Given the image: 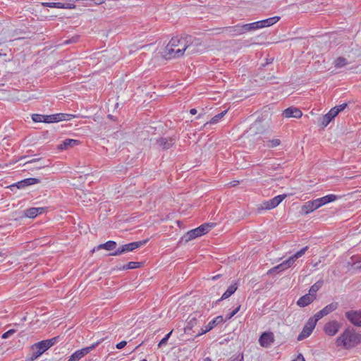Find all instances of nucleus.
I'll use <instances>...</instances> for the list:
<instances>
[{"mask_svg":"<svg viewBox=\"0 0 361 361\" xmlns=\"http://www.w3.org/2000/svg\"><path fill=\"white\" fill-rule=\"evenodd\" d=\"M341 328V324L335 320L327 322L324 326V331L328 336L336 335Z\"/></svg>","mask_w":361,"mask_h":361,"instance_id":"1a4fd4ad","label":"nucleus"},{"mask_svg":"<svg viewBox=\"0 0 361 361\" xmlns=\"http://www.w3.org/2000/svg\"><path fill=\"white\" fill-rule=\"evenodd\" d=\"M32 164H35L33 167H32V166L29 167L28 166L27 169H30V170L33 169H39L44 168V167L47 166L45 163L42 162V159H40V158L32 159L27 161L25 164V165L28 166V165H30Z\"/></svg>","mask_w":361,"mask_h":361,"instance_id":"4be33fe9","label":"nucleus"},{"mask_svg":"<svg viewBox=\"0 0 361 361\" xmlns=\"http://www.w3.org/2000/svg\"><path fill=\"white\" fill-rule=\"evenodd\" d=\"M308 249H309V247L305 246V247H302L301 250H300L299 251H298L297 252H295L293 255L290 256L289 257V259L290 260L292 264H293L298 259H299L300 257L303 256Z\"/></svg>","mask_w":361,"mask_h":361,"instance_id":"2f4dec72","label":"nucleus"},{"mask_svg":"<svg viewBox=\"0 0 361 361\" xmlns=\"http://www.w3.org/2000/svg\"><path fill=\"white\" fill-rule=\"evenodd\" d=\"M32 350H38L42 354L44 353L48 348L46 345V343L43 341H39L32 345Z\"/></svg>","mask_w":361,"mask_h":361,"instance_id":"f704fd0d","label":"nucleus"},{"mask_svg":"<svg viewBox=\"0 0 361 361\" xmlns=\"http://www.w3.org/2000/svg\"><path fill=\"white\" fill-rule=\"evenodd\" d=\"M286 197V195H277L270 200V204H272V207H276L285 199Z\"/></svg>","mask_w":361,"mask_h":361,"instance_id":"c9c22d12","label":"nucleus"},{"mask_svg":"<svg viewBox=\"0 0 361 361\" xmlns=\"http://www.w3.org/2000/svg\"><path fill=\"white\" fill-rule=\"evenodd\" d=\"M292 265H293V264L288 258L286 260L283 261L282 263L278 264L277 266H276V267H273L272 269H271L270 270H269L268 274L272 273L274 271H284V270L288 269L289 267H290Z\"/></svg>","mask_w":361,"mask_h":361,"instance_id":"6ab92c4d","label":"nucleus"},{"mask_svg":"<svg viewBox=\"0 0 361 361\" xmlns=\"http://www.w3.org/2000/svg\"><path fill=\"white\" fill-rule=\"evenodd\" d=\"M274 342V335L272 332H264L259 339V343L264 348H269Z\"/></svg>","mask_w":361,"mask_h":361,"instance_id":"9d476101","label":"nucleus"},{"mask_svg":"<svg viewBox=\"0 0 361 361\" xmlns=\"http://www.w3.org/2000/svg\"><path fill=\"white\" fill-rule=\"evenodd\" d=\"M345 316L352 324L361 327V311H349Z\"/></svg>","mask_w":361,"mask_h":361,"instance_id":"9b49d317","label":"nucleus"},{"mask_svg":"<svg viewBox=\"0 0 361 361\" xmlns=\"http://www.w3.org/2000/svg\"><path fill=\"white\" fill-rule=\"evenodd\" d=\"M216 224L214 223H205L197 227V230L200 231V235H202L210 231L212 228L215 226Z\"/></svg>","mask_w":361,"mask_h":361,"instance_id":"bb28decb","label":"nucleus"},{"mask_svg":"<svg viewBox=\"0 0 361 361\" xmlns=\"http://www.w3.org/2000/svg\"><path fill=\"white\" fill-rule=\"evenodd\" d=\"M35 209L37 210V214H42L45 210V209L44 207H35Z\"/></svg>","mask_w":361,"mask_h":361,"instance_id":"6e6d98bb","label":"nucleus"},{"mask_svg":"<svg viewBox=\"0 0 361 361\" xmlns=\"http://www.w3.org/2000/svg\"><path fill=\"white\" fill-rule=\"evenodd\" d=\"M184 41L186 42L187 49L185 51H187L188 54L202 53L206 49L205 46L202 44L200 39L193 38L191 36H185L184 37Z\"/></svg>","mask_w":361,"mask_h":361,"instance_id":"7ed1b4c3","label":"nucleus"},{"mask_svg":"<svg viewBox=\"0 0 361 361\" xmlns=\"http://www.w3.org/2000/svg\"><path fill=\"white\" fill-rule=\"evenodd\" d=\"M347 105H348L347 103H343L342 104H340L338 106H336L332 108L331 109L336 111L337 112V115H338L339 114V112H341V111L344 110L346 108Z\"/></svg>","mask_w":361,"mask_h":361,"instance_id":"de8ad7c7","label":"nucleus"},{"mask_svg":"<svg viewBox=\"0 0 361 361\" xmlns=\"http://www.w3.org/2000/svg\"><path fill=\"white\" fill-rule=\"evenodd\" d=\"M227 110H224L222 112L214 116L209 121L210 124L217 123L226 114Z\"/></svg>","mask_w":361,"mask_h":361,"instance_id":"4c0bfd02","label":"nucleus"},{"mask_svg":"<svg viewBox=\"0 0 361 361\" xmlns=\"http://www.w3.org/2000/svg\"><path fill=\"white\" fill-rule=\"evenodd\" d=\"M80 141L74 139H66L59 146L58 148L61 150H65L69 147H72L79 145Z\"/></svg>","mask_w":361,"mask_h":361,"instance_id":"a211bd4d","label":"nucleus"},{"mask_svg":"<svg viewBox=\"0 0 361 361\" xmlns=\"http://www.w3.org/2000/svg\"><path fill=\"white\" fill-rule=\"evenodd\" d=\"M338 197L334 194L327 195L322 197L324 204L336 200Z\"/></svg>","mask_w":361,"mask_h":361,"instance_id":"a19ab883","label":"nucleus"},{"mask_svg":"<svg viewBox=\"0 0 361 361\" xmlns=\"http://www.w3.org/2000/svg\"><path fill=\"white\" fill-rule=\"evenodd\" d=\"M116 243L113 240L107 241L105 243L100 244L97 247V250L105 249L109 251L114 250L116 247Z\"/></svg>","mask_w":361,"mask_h":361,"instance_id":"c85d7f7f","label":"nucleus"},{"mask_svg":"<svg viewBox=\"0 0 361 361\" xmlns=\"http://www.w3.org/2000/svg\"><path fill=\"white\" fill-rule=\"evenodd\" d=\"M308 249H309V247L305 246V247H302L301 250H300L299 251H298L297 252H295L293 255L290 256L289 257V259L290 260L292 264H293L298 259H299L300 257L303 256Z\"/></svg>","mask_w":361,"mask_h":361,"instance_id":"c756f323","label":"nucleus"},{"mask_svg":"<svg viewBox=\"0 0 361 361\" xmlns=\"http://www.w3.org/2000/svg\"><path fill=\"white\" fill-rule=\"evenodd\" d=\"M40 183V179L35 178H29L18 181V183L11 185V187H16L19 189L24 188L28 185H32Z\"/></svg>","mask_w":361,"mask_h":361,"instance_id":"f8f14e48","label":"nucleus"},{"mask_svg":"<svg viewBox=\"0 0 361 361\" xmlns=\"http://www.w3.org/2000/svg\"><path fill=\"white\" fill-rule=\"evenodd\" d=\"M174 143V140L171 137H161L157 140L158 145L162 149H169Z\"/></svg>","mask_w":361,"mask_h":361,"instance_id":"aec40b11","label":"nucleus"},{"mask_svg":"<svg viewBox=\"0 0 361 361\" xmlns=\"http://www.w3.org/2000/svg\"><path fill=\"white\" fill-rule=\"evenodd\" d=\"M281 143L280 140L279 139H273L268 141L267 147H276L279 146Z\"/></svg>","mask_w":361,"mask_h":361,"instance_id":"c03bdc74","label":"nucleus"},{"mask_svg":"<svg viewBox=\"0 0 361 361\" xmlns=\"http://www.w3.org/2000/svg\"><path fill=\"white\" fill-rule=\"evenodd\" d=\"M322 287V283L317 282L314 284H313L310 290H309V294H312V296L316 297L317 292L319 290V288Z\"/></svg>","mask_w":361,"mask_h":361,"instance_id":"58836bf2","label":"nucleus"},{"mask_svg":"<svg viewBox=\"0 0 361 361\" xmlns=\"http://www.w3.org/2000/svg\"><path fill=\"white\" fill-rule=\"evenodd\" d=\"M314 300L315 296H312V294L307 293L298 299L297 305L300 307H305L311 304Z\"/></svg>","mask_w":361,"mask_h":361,"instance_id":"dca6fc26","label":"nucleus"},{"mask_svg":"<svg viewBox=\"0 0 361 361\" xmlns=\"http://www.w3.org/2000/svg\"><path fill=\"white\" fill-rule=\"evenodd\" d=\"M318 209L314 200L308 201L302 206V210L305 214H309L315 209Z\"/></svg>","mask_w":361,"mask_h":361,"instance_id":"b1692460","label":"nucleus"},{"mask_svg":"<svg viewBox=\"0 0 361 361\" xmlns=\"http://www.w3.org/2000/svg\"><path fill=\"white\" fill-rule=\"evenodd\" d=\"M240 309V305H238L237 308H235L234 310H233L231 313H229L227 316V319H230L231 317H233Z\"/></svg>","mask_w":361,"mask_h":361,"instance_id":"3c124183","label":"nucleus"},{"mask_svg":"<svg viewBox=\"0 0 361 361\" xmlns=\"http://www.w3.org/2000/svg\"><path fill=\"white\" fill-rule=\"evenodd\" d=\"M324 315L323 314V312L322 310L317 312L314 315V317H312L309 319V320H312V322H314V324L316 325L317 324V322L320 319H322V317H324Z\"/></svg>","mask_w":361,"mask_h":361,"instance_id":"79ce46f5","label":"nucleus"},{"mask_svg":"<svg viewBox=\"0 0 361 361\" xmlns=\"http://www.w3.org/2000/svg\"><path fill=\"white\" fill-rule=\"evenodd\" d=\"M54 2H42L44 7L57 8L63 9H73L75 8V0H54Z\"/></svg>","mask_w":361,"mask_h":361,"instance_id":"39448f33","label":"nucleus"},{"mask_svg":"<svg viewBox=\"0 0 361 361\" xmlns=\"http://www.w3.org/2000/svg\"><path fill=\"white\" fill-rule=\"evenodd\" d=\"M172 334V331H171L169 334H167L159 343L158 347L161 348L163 345H166L167 343V341L169 338H170L171 335Z\"/></svg>","mask_w":361,"mask_h":361,"instance_id":"37998d69","label":"nucleus"},{"mask_svg":"<svg viewBox=\"0 0 361 361\" xmlns=\"http://www.w3.org/2000/svg\"><path fill=\"white\" fill-rule=\"evenodd\" d=\"M226 32L231 36H238L247 32L245 27H244V25L240 24H238L233 27H228L226 29Z\"/></svg>","mask_w":361,"mask_h":361,"instance_id":"4468645a","label":"nucleus"},{"mask_svg":"<svg viewBox=\"0 0 361 361\" xmlns=\"http://www.w3.org/2000/svg\"><path fill=\"white\" fill-rule=\"evenodd\" d=\"M334 66L337 68H343L348 64L347 59L344 57H338L334 61Z\"/></svg>","mask_w":361,"mask_h":361,"instance_id":"72a5a7b5","label":"nucleus"},{"mask_svg":"<svg viewBox=\"0 0 361 361\" xmlns=\"http://www.w3.org/2000/svg\"><path fill=\"white\" fill-rule=\"evenodd\" d=\"M141 263L137 262H130L127 264L123 266L120 269L126 270V269H133L140 267Z\"/></svg>","mask_w":361,"mask_h":361,"instance_id":"e433bc0d","label":"nucleus"},{"mask_svg":"<svg viewBox=\"0 0 361 361\" xmlns=\"http://www.w3.org/2000/svg\"><path fill=\"white\" fill-rule=\"evenodd\" d=\"M37 211V210L35 209V207L29 208L25 211V215L28 218H35L38 215Z\"/></svg>","mask_w":361,"mask_h":361,"instance_id":"ea45409f","label":"nucleus"},{"mask_svg":"<svg viewBox=\"0 0 361 361\" xmlns=\"http://www.w3.org/2000/svg\"><path fill=\"white\" fill-rule=\"evenodd\" d=\"M219 275H216V276H213V277L212 278V279L213 281H214V280H216L217 279H219Z\"/></svg>","mask_w":361,"mask_h":361,"instance_id":"13d9d810","label":"nucleus"},{"mask_svg":"<svg viewBox=\"0 0 361 361\" xmlns=\"http://www.w3.org/2000/svg\"><path fill=\"white\" fill-rule=\"evenodd\" d=\"M308 249H309V247L305 246V247H302L301 250H300L299 251H298L297 252H295L293 255L290 256L289 257V259L290 260L292 264H293L298 259H299L300 257L303 256Z\"/></svg>","mask_w":361,"mask_h":361,"instance_id":"7c9ffc66","label":"nucleus"},{"mask_svg":"<svg viewBox=\"0 0 361 361\" xmlns=\"http://www.w3.org/2000/svg\"><path fill=\"white\" fill-rule=\"evenodd\" d=\"M314 200L315 203L317 204L318 208H319L320 207L324 205V203L322 197L317 198V199Z\"/></svg>","mask_w":361,"mask_h":361,"instance_id":"864d4df0","label":"nucleus"},{"mask_svg":"<svg viewBox=\"0 0 361 361\" xmlns=\"http://www.w3.org/2000/svg\"><path fill=\"white\" fill-rule=\"evenodd\" d=\"M336 345L350 349L361 343V334L353 329H346L336 339Z\"/></svg>","mask_w":361,"mask_h":361,"instance_id":"f03ea898","label":"nucleus"},{"mask_svg":"<svg viewBox=\"0 0 361 361\" xmlns=\"http://www.w3.org/2000/svg\"><path fill=\"white\" fill-rule=\"evenodd\" d=\"M75 116L73 114H56L53 115H50V123L59 122L62 121H70Z\"/></svg>","mask_w":361,"mask_h":361,"instance_id":"2eb2a0df","label":"nucleus"},{"mask_svg":"<svg viewBox=\"0 0 361 361\" xmlns=\"http://www.w3.org/2000/svg\"><path fill=\"white\" fill-rule=\"evenodd\" d=\"M1 56V54L0 53V56Z\"/></svg>","mask_w":361,"mask_h":361,"instance_id":"052dcab7","label":"nucleus"},{"mask_svg":"<svg viewBox=\"0 0 361 361\" xmlns=\"http://www.w3.org/2000/svg\"><path fill=\"white\" fill-rule=\"evenodd\" d=\"M147 240H144L141 241L133 242L128 244L123 245L122 246L119 247L114 252L111 253L109 255L118 256L123 253L133 251L134 250L145 245L147 242Z\"/></svg>","mask_w":361,"mask_h":361,"instance_id":"423d86ee","label":"nucleus"},{"mask_svg":"<svg viewBox=\"0 0 361 361\" xmlns=\"http://www.w3.org/2000/svg\"><path fill=\"white\" fill-rule=\"evenodd\" d=\"M282 114L285 118H298L302 116V113L299 109H298L296 107L290 106V107H288L286 109H285L283 111Z\"/></svg>","mask_w":361,"mask_h":361,"instance_id":"ddd939ff","label":"nucleus"},{"mask_svg":"<svg viewBox=\"0 0 361 361\" xmlns=\"http://www.w3.org/2000/svg\"><path fill=\"white\" fill-rule=\"evenodd\" d=\"M224 321L222 316H218L215 318H214L212 321H210L208 324L206 326L205 329L202 331V334H205L210 330H212L214 326H216L217 324L222 323Z\"/></svg>","mask_w":361,"mask_h":361,"instance_id":"412c9836","label":"nucleus"},{"mask_svg":"<svg viewBox=\"0 0 361 361\" xmlns=\"http://www.w3.org/2000/svg\"><path fill=\"white\" fill-rule=\"evenodd\" d=\"M15 332H16V330H15V329H10V330L7 331L6 332H5V333L2 335V338H4V339L8 338V337H10L12 334H13Z\"/></svg>","mask_w":361,"mask_h":361,"instance_id":"8fccbe9b","label":"nucleus"},{"mask_svg":"<svg viewBox=\"0 0 361 361\" xmlns=\"http://www.w3.org/2000/svg\"><path fill=\"white\" fill-rule=\"evenodd\" d=\"M197 110L195 109H191L190 111V113L192 114V115H195L197 114Z\"/></svg>","mask_w":361,"mask_h":361,"instance_id":"4d7b16f0","label":"nucleus"},{"mask_svg":"<svg viewBox=\"0 0 361 361\" xmlns=\"http://www.w3.org/2000/svg\"><path fill=\"white\" fill-rule=\"evenodd\" d=\"M32 119L34 122L39 123V122H44V123H50L51 118L50 115H42V114H33L32 116Z\"/></svg>","mask_w":361,"mask_h":361,"instance_id":"cd10ccee","label":"nucleus"},{"mask_svg":"<svg viewBox=\"0 0 361 361\" xmlns=\"http://www.w3.org/2000/svg\"><path fill=\"white\" fill-rule=\"evenodd\" d=\"M337 116V112L334 110L331 109L326 114L323 116L321 118L320 125L323 127H326Z\"/></svg>","mask_w":361,"mask_h":361,"instance_id":"f3484780","label":"nucleus"},{"mask_svg":"<svg viewBox=\"0 0 361 361\" xmlns=\"http://www.w3.org/2000/svg\"><path fill=\"white\" fill-rule=\"evenodd\" d=\"M57 341V337L52 338L51 339L44 340L43 341L44 343H46L47 347L48 349L51 348L52 345H54Z\"/></svg>","mask_w":361,"mask_h":361,"instance_id":"49530a36","label":"nucleus"},{"mask_svg":"<svg viewBox=\"0 0 361 361\" xmlns=\"http://www.w3.org/2000/svg\"><path fill=\"white\" fill-rule=\"evenodd\" d=\"M185 44L184 37H175L171 38L162 52L164 58L171 59L182 56L187 49Z\"/></svg>","mask_w":361,"mask_h":361,"instance_id":"f257e3e1","label":"nucleus"},{"mask_svg":"<svg viewBox=\"0 0 361 361\" xmlns=\"http://www.w3.org/2000/svg\"><path fill=\"white\" fill-rule=\"evenodd\" d=\"M141 361H147V360H145V359H144V360H141Z\"/></svg>","mask_w":361,"mask_h":361,"instance_id":"bf43d9fd","label":"nucleus"},{"mask_svg":"<svg viewBox=\"0 0 361 361\" xmlns=\"http://www.w3.org/2000/svg\"><path fill=\"white\" fill-rule=\"evenodd\" d=\"M227 361H244L243 354L240 353L231 357Z\"/></svg>","mask_w":361,"mask_h":361,"instance_id":"a18cd8bd","label":"nucleus"},{"mask_svg":"<svg viewBox=\"0 0 361 361\" xmlns=\"http://www.w3.org/2000/svg\"><path fill=\"white\" fill-rule=\"evenodd\" d=\"M280 19V17L274 16L265 20H259L252 23L245 24L244 27L246 32H250L264 27H267L276 23Z\"/></svg>","mask_w":361,"mask_h":361,"instance_id":"20e7f679","label":"nucleus"},{"mask_svg":"<svg viewBox=\"0 0 361 361\" xmlns=\"http://www.w3.org/2000/svg\"><path fill=\"white\" fill-rule=\"evenodd\" d=\"M127 344V342L125 341H121L120 343H117L116 348L117 349H122L124 348Z\"/></svg>","mask_w":361,"mask_h":361,"instance_id":"5fc2aeb1","label":"nucleus"},{"mask_svg":"<svg viewBox=\"0 0 361 361\" xmlns=\"http://www.w3.org/2000/svg\"><path fill=\"white\" fill-rule=\"evenodd\" d=\"M264 208L266 209H271L275 208V207H272V204H270V200L264 202Z\"/></svg>","mask_w":361,"mask_h":361,"instance_id":"603ef678","label":"nucleus"},{"mask_svg":"<svg viewBox=\"0 0 361 361\" xmlns=\"http://www.w3.org/2000/svg\"><path fill=\"white\" fill-rule=\"evenodd\" d=\"M216 224L214 223H205L197 227V230L200 231V235H202L210 231L212 228L215 226Z\"/></svg>","mask_w":361,"mask_h":361,"instance_id":"a878e982","label":"nucleus"},{"mask_svg":"<svg viewBox=\"0 0 361 361\" xmlns=\"http://www.w3.org/2000/svg\"><path fill=\"white\" fill-rule=\"evenodd\" d=\"M42 355V353L38 350H33V352H32V356L30 357V361H34L36 359H37L40 355Z\"/></svg>","mask_w":361,"mask_h":361,"instance_id":"09e8293b","label":"nucleus"},{"mask_svg":"<svg viewBox=\"0 0 361 361\" xmlns=\"http://www.w3.org/2000/svg\"><path fill=\"white\" fill-rule=\"evenodd\" d=\"M238 288V284L236 283L231 284L227 290L222 295L221 298L219 300V301L221 300H225L228 298L231 295H233Z\"/></svg>","mask_w":361,"mask_h":361,"instance_id":"393cba45","label":"nucleus"},{"mask_svg":"<svg viewBox=\"0 0 361 361\" xmlns=\"http://www.w3.org/2000/svg\"><path fill=\"white\" fill-rule=\"evenodd\" d=\"M97 345H98V343H97L95 344H92L90 346L82 348L80 350H76L74 353H73L69 357L68 361L79 360L82 357H84L85 355L90 353Z\"/></svg>","mask_w":361,"mask_h":361,"instance_id":"0eeeda50","label":"nucleus"},{"mask_svg":"<svg viewBox=\"0 0 361 361\" xmlns=\"http://www.w3.org/2000/svg\"><path fill=\"white\" fill-rule=\"evenodd\" d=\"M338 307V304L336 302H332L328 305H326V307H324L322 310H321L323 312V314L324 316L330 314L331 312H332L333 311H334L335 310H336Z\"/></svg>","mask_w":361,"mask_h":361,"instance_id":"473e14b6","label":"nucleus"},{"mask_svg":"<svg viewBox=\"0 0 361 361\" xmlns=\"http://www.w3.org/2000/svg\"><path fill=\"white\" fill-rule=\"evenodd\" d=\"M200 231L197 230V228L192 229L187 232L183 237L182 238V240H184L185 243L195 239L197 237H200Z\"/></svg>","mask_w":361,"mask_h":361,"instance_id":"5701e85b","label":"nucleus"},{"mask_svg":"<svg viewBox=\"0 0 361 361\" xmlns=\"http://www.w3.org/2000/svg\"><path fill=\"white\" fill-rule=\"evenodd\" d=\"M315 326L316 325L314 324V322L308 319L305 325L304 326L302 331L298 336V341H302L305 338L309 337L311 335L313 330L314 329Z\"/></svg>","mask_w":361,"mask_h":361,"instance_id":"6e6552de","label":"nucleus"}]
</instances>
